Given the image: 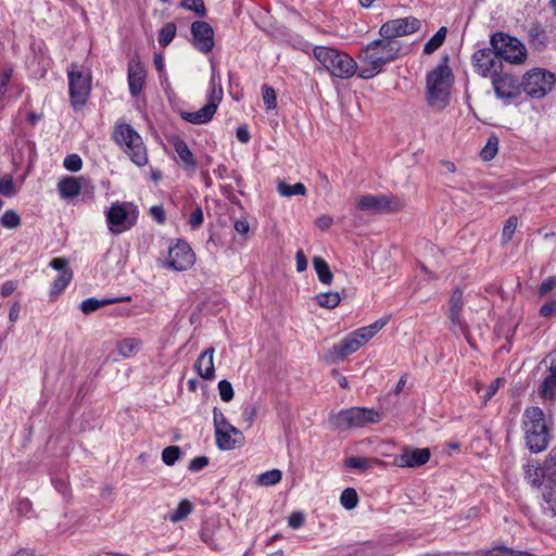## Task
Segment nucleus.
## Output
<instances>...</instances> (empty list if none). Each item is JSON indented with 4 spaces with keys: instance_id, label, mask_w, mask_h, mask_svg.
<instances>
[{
    "instance_id": "obj_16",
    "label": "nucleus",
    "mask_w": 556,
    "mask_h": 556,
    "mask_svg": "<svg viewBox=\"0 0 556 556\" xmlns=\"http://www.w3.org/2000/svg\"><path fill=\"white\" fill-rule=\"evenodd\" d=\"M105 215L109 228L114 233L129 230L137 220V216L135 214H130L126 210V205L118 202L113 203L106 211Z\"/></svg>"
},
{
    "instance_id": "obj_25",
    "label": "nucleus",
    "mask_w": 556,
    "mask_h": 556,
    "mask_svg": "<svg viewBox=\"0 0 556 556\" xmlns=\"http://www.w3.org/2000/svg\"><path fill=\"white\" fill-rule=\"evenodd\" d=\"M121 301H130V296L125 298H112V299H102L98 300L96 298H88L80 303V309L84 314L89 315L101 307H104L110 304H114Z\"/></svg>"
},
{
    "instance_id": "obj_58",
    "label": "nucleus",
    "mask_w": 556,
    "mask_h": 556,
    "mask_svg": "<svg viewBox=\"0 0 556 556\" xmlns=\"http://www.w3.org/2000/svg\"><path fill=\"white\" fill-rule=\"evenodd\" d=\"M502 381L503 380L501 378H497L488 386L485 393L482 395L484 403L490 401L495 395Z\"/></svg>"
},
{
    "instance_id": "obj_17",
    "label": "nucleus",
    "mask_w": 556,
    "mask_h": 556,
    "mask_svg": "<svg viewBox=\"0 0 556 556\" xmlns=\"http://www.w3.org/2000/svg\"><path fill=\"white\" fill-rule=\"evenodd\" d=\"M493 90L498 99L510 100L520 94L521 83L511 74L501 72L492 75Z\"/></svg>"
},
{
    "instance_id": "obj_14",
    "label": "nucleus",
    "mask_w": 556,
    "mask_h": 556,
    "mask_svg": "<svg viewBox=\"0 0 556 556\" xmlns=\"http://www.w3.org/2000/svg\"><path fill=\"white\" fill-rule=\"evenodd\" d=\"M471 63L475 71L482 77H492L494 73L502 71V61L492 46L478 49L471 55Z\"/></svg>"
},
{
    "instance_id": "obj_15",
    "label": "nucleus",
    "mask_w": 556,
    "mask_h": 556,
    "mask_svg": "<svg viewBox=\"0 0 556 556\" xmlns=\"http://www.w3.org/2000/svg\"><path fill=\"white\" fill-rule=\"evenodd\" d=\"M195 255L190 245L185 240H177L176 244L169 247L166 267L184 271L194 264Z\"/></svg>"
},
{
    "instance_id": "obj_2",
    "label": "nucleus",
    "mask_w": 556,
    "mask_h": 556,
    "mask_svg": "<svg viewBox=\"0 0 556 556\" xmlns=\"http://www.w3.org/2000/svg\"><path fill=\"white\" fill-rule=\"evenodd\" d=\"M522 430L528 448L532 453L544 451L549 441L545 415L538 406L527 407L522 414Z\"/></svg>"
},
{
    "instance_id": "obj_41",
    "label": "nucleus",
    "mask_w": 556,
    "mask_h": 556,
    "mask_svg": "<svg viewBox=\"0 0 556 556\" xmlns=\"http://www.w3.org/2000/svg\"><path fill=\"white\" fill-rule=\"evenodd\" d=\"M282 479V472L279 469H271L261 473L257 477V482L261 485L270 486L279 483Z\"/></svg>"
},
{
    "instance_id": "obj_10",
    "label": "nucleus",
    "mask_w": 556,
    "mask_h": 556,
    "mask_svg": "<svg viewBox=\"0 0 556 556\" xmlns=\"http://www.w3.org/2000/svg\"><path fill=\"white\" fill-rule=\"evenodd\" d=\"M71 102L74 106L84 105L91 90V75L77 63H72L67 70Z\"/></svg>"
},
{
    "instance_id": "obj_19",
    "label": "nucleus",
    "mask_w": 556,
    "mask_h": 556,
    "mask_svg": "<svg viewBox=\"0 0 556 556\" xmlns=\"http://www.w3.org/2000/svg\"><path fill=\"white\" fill-rule=\"evenodd\" d=\"M430 450L405 447L402 453L394 457V465L397 467L416 468L425 465L430 459Z\"/></svg>"
},
{
    "instance_id": "obj_62",
    "label": "nucleus",
    "mask_w": 556,
    "mask_h": 556,
    "mask_svg": "<svg viewBox=\"0 0 556 556\" xmlns=\"http://www.w3.org/2000/svg\"><path fill=\"white\" fill-rule=\"evenodd\" d=\"M50 266L60 271V273H63V270H72L70 267H68V262L66 258L64 257H55L53 258L51 262H50Z\"/></svg>"
},
{
    "instance_id": "obj_9",
    "label": "nucleus",
    "mask_w": 556,
    "mask_h": 556,
    "mask_svg": "<svg viewBox=\"0 0 556 556\" xmlns=\"http://www.w3.org/2000/svg\"><path fill=\"white\" fill-rule=\"evenodd\" d=\"M490 45L496 51L498 59L511 64H520L526 60L527 50L517 38L504 33L491 36Z\"/></svg>"
},
{
    "instance_id": "obj_18",
    "label": "nucleus",
    "mask_w": 556,
    "mask_h": 556,
    "mask_svg": "<svg viewBox=\"0 0 556 556\" xmlns=\"http://www.w3.org/2000/svg\"><path fill=\"white\" fill-rule=\"evenodd\" d=\"M193 47L204 53H210L214 48V30L212 26L204 21H195L190 27Z\"/></svg>"
},
{
    "instance_id": "obj_57",
    "label": "nucleus",
    "mask_w": 556,
    "mask_h": 556,
    "mask_svg": "<svg viewBox=\"0 0 556 556\" xmlns=\"http://www.w3.org/2000/svg\"><path fill=\"white\" fill-rule=\"evenodd\" d=\"M556 287V277L555 276H551L548 278H546L541 285H540V288H539V295L540 296H543L545 294H547L548 292H551L554 288Z\"/></svg>"
},
{
    "instance_id": "obj_52",
    "label": "nucleus",
    "mask_w": 556,
    "mask_h": 556,
    "mask_svg": "<svg viewBox=\"0 0 556 556\" xmlns=\"http://www.w3.org/2000/svg\"><path fill=\"white\" fill-rule=\"evenodd\" d=\"M204 222L203 211L200 206H197L195 210L190 214L189 225L192 229H198Z\"/></svg>"
},
{
    "instance_id": "obj_56",
    "label": "nucleus",
    "mask_w": 556,
    "mask_h": 556,
    "mask_svg": "<svg viewBox=\"0 0 556 556\" xmlns=\"http://www.w3.org/2000/svg\"><path fill=\"white\" fill-rule=\"evenodd\" d=\"M13 70L7 68L0 76V100H2L3 96L7 92L9 81L12 77Z\"/></svg>"
},
{
    "instance_id": "obj_38",
    "label": "nucleus",
    "mask_w": 556,
    "mask_h": 556,
    "mask_svg": "<svg viewBox=\"0 0 556 556\" xmlns=\"http://www.w3.org/2000/svg\"><path fill=\"white\" fill-rule=\"evenodd\" d=\"M176 25L173 22L166 23L159 31V45L167 47L176 36Z\"/></svg>"
},
{
    "instance_id": "obj_30",
    "label": "nucleus",
    "mask_w": 556,
    "mask_h": 556,
    "mask_svg": "<svg viewBox=\"0 0 556 556\" xmlns=\"http://www.w3.org/2000/svg\"><path fill=\"white\" fill-rule=\"evenodd\" d=\"M543 475L548 484L556 485V451L552 450L542 466Z\"/></svg>"
},
{
    "instance_id": "obj_32",
    "label": "nucleus",
    "mask_w": 556,
    "mask_h": 556,
    "mask_svg": "<svg viewBox=\"0 0 556 556\" xmlns=\"http://www.w3.org/2000/svg\"><path fill=\"white\" fill-rule=\"evenodd\" d=\"M542 478H545L543 475L542 466H535L531 464H527L525 466V479L532 486H541Z\"/></svg>"
},
{
    "instance_id": "obj_55",
    "label": "nucleus",
    "mask_w": 556,
    "mask_h": 556,
    "mask_svg": "<svg viewBox=\"0 0 556 556\" xmlns=\"http://www.w3.org/2000/svg\"><path fill=\"white\" fill-rule=\"evenodd\" d=\"M305 517L301 511H293L288 518V525L292 529H299L304 525Z\"/></svg>"
},
{
    "instance_id": "obj_49",
    "label": "nucleus",
    "mask_w": 556,
    "mask_h": 556,
    "mask_svg": "<svg viewBox=\"0 0 556 556\" xmlns=\"http://www.w3.org/2000/svg\"><path fill=\"white\" fill-rule=\"evenodd\" d=\"M0 193L8 198L15 194L14 181L10 175L0 178Z\"/></svg>"
},
{
    "instance_id": "obj_5",
    "label": "nucleus",
    "mask_w": 556,
    "mask_h": 556,
    "mask_svg": "<svg viewBox=\"0 0 556 556\" xmlns=\"http://www.w3.org/2000/svg\"><path fill=\"white\" fill-rule=\"evenodd\" d=\"M313 54L331 76L348 79L356 73L357 63L343 51L331 47L317 46L314 48Z\"/></svg>"
},
{
    "instance_id": "obj_59",
    "label": "nucleus",
    "mask_w": 556,
    "mask_h": 556,
    "mask_svg": "<svg viewBox=\"0 0 556 556\" xmlns=\"http://www.w3.org/2000/svg\"><path fill=\"white\" fill-rule=\"evenodd\" d=\"M539 313L542 317H551L556 315V300H552L543 304Z\"/></svg>"
},
{
    "instance_id": "obj_29",
    "label": "nucleus",
    "mask_w": 556,
    "mask_h": 556,
    "mask_svg": "<svg viewBox=\"0 0 556 556\" xmlns=\"http://www.w3.org/2000/svg\"><path fill=\"white\" fill-rule=\"evenodd\" d=\"M313 265L319 281L324 285H330L332 282L333 275L328 263L324 258L315 256L313 260Z\"/></svg>"
},
{
    "instance_id": "obj_20",
    "label": "nucleus",
    "mask_w": 556,
    "mask_h": 556,
    "mask_svg": "<svg viewBox=\"0 0 556 556\" xmlns=\"http://www.w3.org/2000/svg\"><path fill=\"white\" fill-rule=\"evenodd\" d=\"M540 507L545 520L556 522V485L548 483L543 485Z\"/></svg>"
},
{
    "instance_id": "obj_1",
    "label": "nucleus",
    "mask_w": 556,
    "mask_h": 556,
    "mask_svg": "<svg viewBox=\"0 0 556 556\" xmlns=\"http://www.w3.org/2000/svg\"><path fill=\"white\" fill-rule=\"evenodd\" d=\"M401 50L402 42L400 40L381 37L370 41L359 53V60L365 66L361 68L358 76L364 79L375 77L383 70L384 65L399 58Z\"/></svg>"
},
{
    "instance_id": "obj_27",
    "label": "nucleus",
    "mask_w": 556,
    "mask_h": 556,
    "mask_svg": "<svg viewBox=\"0 0 556 556\" xmlns=\"http://www.w3.org/2000/svg\"><path fill=\"white\" fill-rule=\"evenodd\" d=\"M216 445L222 451L233 450L237 445L242 444L243 439H239L237 435H233L232 431H222L215 434Z\"/></svg>"
},
{
    "instance_id": "obj_26",
    "label": "nucleus",
    "mask_w": 556,
    "mask_h": 556,
    "mask_svg": "<svg viewBox=\"0 0 556 556\" xmlns=\"http://www.w3.org/2000/svg\"><path fill=\"white\" fill-rule=\"evenodd\" d=\"M213 424L215 428V434L226 430L232 431L233 435H237L239 439H243L242 432L238 428L229 424L226 416L217 407H214L213 409Z\"/></svg>"
},
{
    "instance_id": "obj_11",
    "label": "nucleus",
    "mask_w": 556,
    "mask_h": 556,
    "mask_svg": "<svg viewBox=\"0 0 556 556\" xmlns=\"http://www.w3.org/2000/svg\"><path fill=\"white\" fill-rule=\"evenodd\" d=\"M555 81L556 79L552 72L534 68L525 74L521 87L529 97L541 99L553 89Z\"/></svg>"
},
{
    "instance_id": "obj_51",
    "label": "nucleus",
    "mask_w": 556,
    "mask_h": 556,
    "mask_svg": "<svg viewBox=\"0 0 556 556\" xmlns=\"http://www.w3.org/2000/svg\"><path fill=\"white\" fill-rule=\"evenodd\" d=\"M63 165L67 170L78 172L83 166V161L78 154H70L64 159Z\"/></svg>"
},
{
    "instance_id": "obj_60",
    "label": "nucleus",
    "mask_w": 556,
    "mask_h": 556,
    "mask_svg": "<svg viewBox=\"0 0 556 556\" xmlns=\"http://www.w3.org/2000/svg\"><path fill=\"white\" fill-rule=\"evenodd\" d=\"M31 507V502L28 498H21L16 502V511L20 516H26Z\"/></svg>"
},
{
    "instance_id": "obj_7",
    "label": "nucleus",
    "mask_w": 556,
    "mask_h": 556,
    "mask_svg": "<svg viewBox=\"0 0 556 556\" xmlns=\"http://www.w3.org/2000/svg\"><path fill=\"white\" fill-rule=\"evenodd\" d=\"M452 70L446 64H439L427 75L428 101L432 106L444 108L450 100V79Z\"/></svg>"
},
{
    "instance_id": "obj_34",
    "label": "nucleus",
    "mask_w": 556,
    "mask_h": 556,
    "mask_svg": "<svg viewBox=\"0 0 556 556\" xmlns=\"http://www.w3.org/2000/svg\"><path fill=\"white\" fill-rule=\"evenodd\" d=\"M277 191L282 197L305 195L306 187L302 182L289 185L285 181H280L277 186Z\"/></svg>"
},
{
    "instance_id": "obj_46",
    "label": "nucleus",
    "mask_w": 556,
    "mask_h": 556,
    "mask_svg": "<svg viewBox=\"0 0 556 556\" xmlns=\"http://www.w3.org/2000/svg\"><path fill=\"white\" fill-rule=\"evenodd\" d=\"M0 223L3 227L12 229V228H16L17 226H20L21 218L15 211L8 210L1 216Z\"/></svg>"
},
{
    "instance_id": "obj_47",
    "label": "nucleus",
    "mask_w": 556,
    "mask_h": 556,
    "mask_svg": "<svg viewBox=\"0 0 556 556\" xmlns=\"http://www.w3.org/2000/svg\"><path fill=\"white\" fill-rule=\"evenodd\" d=\"M181 7L194 12L199 16H205L206 9L203 0H181Z\"/></svg>"
},
{
    "instance_id": "obj_23",
    "label": "nucleus",
    "mask_w": 556,
    "mask_h": 556,
    "mask_svg": "<svg viewBox=\"0 0 556 556\" xmlns=\"http://www.w3.org/2000/svg\"><path fill=\"white\" fill-rule=\"evenodd\" d=\"M84 181L83 177H65L61 179L58 184L61 198L72 199L77 197L81 191Z\"/></svg>"
},
{
    "instance_id": "obj_37",
    "label": "nucleus",
    "mask_w": 556,
    "mask_h": 556,
    "mask_svg": "<svg viewBox=\"0 0 556 556\" xmlns=\"http://www.w3.org/2000/svg\"><path fill=\"white\" fill-rule=\"evenodd\" d=\"M498 151V138L496 135L492 134L488 140L485 146L482 148L480 152V156L483 161H491L495 157Z\"/></svg>"
},
{
    "instance_id": "obj_48",
    "label": "nucleus",
    "mask_w": 556,
    "mask_h": 556,
    "mask_svg": "<svg viewBox=\"0 0 556 556\" xmlns=\"http://www.w3.org/2000/svg\"><path fill=\"white\" fill-rule=\"evenodd\" d=\"M218 392L224 402H230L235 395L233 388L228 380H220L218 382Z\"/></svg>"
},
{
    "instance_id": "obj_36",
    "label": "nucleus",
    "mask_w": 556,
    "mask_h": 556,
    "mask_svg": "<svg viewBox=\"0 0 556 556\" xmlns=\"http://www.w3.org/2000/svg\"><path fill=\"white\" fill-rule=\"evenodd\" d=\"M193 510V505L189 500H182L179 502L177 508L169 514L168 519L172 522H178L186 519Z\"/></svg>"
},
{
    "instance_id": "obj_24",
    "label": "nucleus",
    "mask_w": 556,
    "mask_h": 556,
    "mask_svg": "<svg viewBox=\"0 0 556 556\" xmlns=\"http://www.w3.org/2000/svg\"><path fill=\"white\" fill-rule=\"evenodd\" d=\"M539 395L545 403L556 402V374L548 369V374L538 388Z\"/></svg>"
},
{
    "instance_id": "obj_50",
    "label": "nucleus",
    "mask_w": 556,
    "mask_h": 556,
    "mask_svg": "<svg viewBox=\"0 0 556 556\" xmlns=\"http://www.w3.org/2000/svg\"><path fill=\"white\" fill-rule=\"evenodd\" d=\"M450 312H462L463 309V291L459 288L453 290L450 300Z\"/></svg>"
},
{
    "instance_id": "obj_44",
    "label": "nucleus",
    "mask_w": 556,
    "mask_h": 556,
    "mask_svg": "<svg viewBox=\"0 0 556 556\" xmlns=\"http://www.w3.org/2000/svg\"><path fill=\"white\" fill-rule=\"evenodd\" d=\"M372 460L366 457H349L345 459V466L351 469L365 471L371 467Z\"/></svg>"
},
{
    "instance_id": "obj_21",
    "label": "nucleus",
    "mask_w": 556,
    "mask_h": 556,
    "mask_svg": "<svg viewBox=\"0 0 556 556\" xmlns=\"http://www.w3.org/2000/svg\"><path fill=\"white\" fill-rule=\"evenodd\" d=\"M127 79L130 94L132 97H138L143 89L146 80V70L139 61L132 59L128 63Z\"/></svg>"
},
{
    "instance_id": "obj_6",
    "label": "nucleus",
    "mask_w": 556,
    "mask_h": 556,
    "mask_svg": "<svg viewBox=\"0 0 556 556\" xmlns=\"http://www.w3.org/2000/svg\"><path fill=\"white\" fill-rule=\"evenodd\" d=\"M383 414L375 408L351 407L339 413H330L329 422L339 431L362 428L382 420Z\"/></svg>"
},
{
    "instance_id": "obj_61",
    "label": "nucleus",
    "mask_w": 556,
    "mask_h": 556,
    "mask_svg": "<svg viewBox=\"0 0 556 556\" xmlns=\"http://www.w3.org/2000/svg\"><path fill=\"white\" fill-rule=\"evenodd\" d=\"M509 547L505 545H496L484 552V556H508Z\"/></svg>"
},
{
    "instance_id": "obj_64",
    "label": "nucleus",
    "mask_w": 556,
    "mask_h": 556,
    "mask_svg": "<svg viewBox=\"0 0 556 556\" xmlns=\"http://www.w3.org/2000/svg\"><path fill=\"white\" fill-rule=\"evenodd\" d=\"M295 261H296V270L298 271H304L307 268V260L302 250H299L295 254Z\"/></svg>"
},
{
    "instance_id": "obj_4",
    "label": "nucleus",
    "mask_w": 556,
    "mask_h": 556,
    "mask_svg": "<svg viewBox=\"0 0 556 556\" xmlns=\"http://www.w3.org/2000/svg\"><path fill=\"white\" fill-rule=\"evenodd\" d=\"M388 323L387 318L379 319L369 326L362 327L340 340L328 352L331 362L343 361L348 355L356 352L367 341H369Z\"/></svg>"
},
{
    "instance_id": "obj_40",
    "label": "nucleus",
    "mask_w": 556,
    "mask_h": 556,
    "mask_svg": "<svg viewBox=\"0 0 556 556\" xmlns=\"http://www.w3.org/2000/svg\"><path fill=\"white\" fill-rule=\"evenodd\" d=\"M340 503L348 510L355 508L358 504V495L355 489H344L340 496Z\"/></svg>"
},
{
    "instance_id": "obj_54",
    "label": "nucleus",
    "mask_w": 556,
    "mask_h": 556,
    "mask_svg": "<svg viewBox=\"0 0 556 556\" xmlns=\"http://www.w3.org/2000/svg\"><path fill=\"white\" fill-rule=\"evenodd\" d=\"M208 465V457L206 456H198L191 459L188 465V469L192 472H198L205 468Z\"/></svg>"
},
{
    "instance_id": "obj_43",
    "label": "nucleus",
    "mask_w": 556,
    "mask_h": 556,
    "mask_svg": "<svg viewBox=\"0 0 556 556\" xmlns=\"http://www.w3.org/2000/svg\"><path fill=\"white\" fill-rule=\"evenodd\" d=\"M262 98L267 110H274L277 106L276 91L268 85L262 86Z\"/></svg>"
},
{
    "instance_id": "obj_28",
    "label": "nucleus",
    "mask_w": 556,
    "mask_h": 556,
    "mask_svg": "<svg viewBox=\"0 0 556 556\" xmlns=\"http://www.w3.org/2000/svg\"><path fill=\"white\" fill-rule=\"evenodd\" d=\"M174 148H175V151L178 154L179 159L181 160V162H184L186 167L194 168L197 166L195 157H194L193 153L191 152V150L189 149L188 144L184 140L177 139L174 142Z\"/></svg>"
},
{
    "instance_id": "obj_45",
    "label": "nucleus",
    "mask_w": 556,
    "mask_h": 556,
    "mask_svg": "<svg viewBox=\"0 0 556 556\" xmlns=\"http://www.w3.org/2000/svg\"><path fill=\"white\" fill-rule=\"evenodd\" d=\"M518 225V218L510 216L504 224L502 230V242L507 243L511 240Z\"/></svg>"
},
{
    "instance_id": "obj_3",
    "label": "nucleus",
    "mask_w": 556,
    "mask_h": 556,
    "mask_svg": "<svg viewBox=\"0 0 556 556\" xmlns=\"http://www.w3.org/2000/svg\"><path fill=\"white\" fill-rule=\"evenodd\" d=\"M112 137L115 143L122 148L134 164L139 167L148 164L149 157L147 148L141 136L131 125L124 122L116 123Z\"/></svg>"
},
{
    "instance_id": "obj_13",
    "label": "nucleus",
    "mask_w": 556,
    "mask_h": 556,
    "mask_svg": "<svg viewBox=\"0 0 556 556\" xmlns=\"http://www.w3.org/2000/svg\"><path fill=\"white\" fill-rule=\"evenodd\" d=\"M420 27L421 22L414 16L395 18L383 23L380 26L379 35L390 40H399V37L412 35Z\"/></svg>"
},
{
    "instance_id": "obj_39",
    "label": "nucleus",
    "mask_w": 556,
    "mask_h": 556,
    "mask_svg": "<svg viewBox=\"0 0 556 556\" xmlns=\"http://www.w3.org/2000/svg\"><path fill=\"white\" fill-rule=\"evenodd\" d=\"M341 298L338 292H326L316 295V302L325 308H334L340 304Z\"/></svg>"
},
{
    "instance_id": "obj_22",
    "label": "nucleus",
    "mask_w": 556,
    "mask_h": 556,
    "mask_svg": "<svg viewBox=\"0 0 556 556\" xmlns=\"http://www.w3.org/2000/svg\"><path fill=\"white\" fill-rule=\"evenodd\" d=\"M214 352L215 349L213 346L207 348L194 363L195 371L204 380H213L215 378Z\"/></svg>"
},
{
    "instance_id": "obj_12",
    "label": "nucleus",
    "mask_w": 556,
    "mask_h": 556,
    "mask_svg": "<svg viewBox=\"0 0 556 556\" xmlns=\"http://www.w3.org/2000/svg\"><path fill=\"white\" fill-rule=\"evenodd\" d=\"M404 206L403 201L387 194H365L356 199V207L361 211L397 212Z\"/></svg>"
},
{
    "instance_id": "obj_63",
    "label": "nucleus",
    "mask_w": 556,
    "mask_h": 556,
    "mask_svg": "<svg viewBox=\"0 0 556 556\" xmlns=\"http://www.w3.org/2000/svg\"><path fill=\"white\" fill-rule=\"evenodd\" d=\"M150 214L159 224L165 223V211L162 205H153L150 208Z\"/></svg>"
},
{
    "instance_id": "obj_31",
    "label": "nucleus",
    "mask_w": 556,
    "mask_h": 556,
    "mask_svg": "<svg viewBox=\"0 0 556 556\" xmlns=\"http://www.w3.org/2000/svg\"><path fill=\"white\" fill-rule=\"evenodd\" d=\"M72 278H73L72 270H63V273H60L51 285V290H50L51 296H58L59 294H61L65 290V288L68 286Z\"/></svg>"
},
{
    "instance_id": "obj_33",
    "label": "nucleus",
    "mask_w": 556,
    "mask_h": 556,
    "mask_svg": "<svg viewBox=\"0 0 556 556\" xmlns=\"http://www.w3.org/2000/svg\"><path fill=\"white\" fill-rule=\"evenodd\" d=\"M446 33V27H440L438 31L425 43L424 53L432 54L437 49H439L445 40Z\"/></svg>"
},
{
    "instance_id": "obj_53",
    "label": "nucleus",
    "mask_w": 556,
    "mask_h": 556,
    "mask_svg": "<svg viewBox=\"0 0 556 556\" xmlns=\"http://www.w3.org/2000/svg\"><path fill=\"white\" fill-rule=\"evenodd\" d=\"M450 319L452 323V330L454 332H457V330L463 331V332L465 331L466 325L460 316V312H456V311L450 312Z\"/></svg>"
},
{
    "instance_id": "obj_8",
    "label": "nucleus",
    "mask_w": 556,
    "mask_h": 556,
    "mask_svg": "<svg viewBox=\"0 0 556 556\" xmlns=\"http://www.w3.org/2000/svg\"><path fill=\"white\" fill-rule=\"evenodd\" d=\"M210 86L211 91L208 94V102L197 112H182L181 117L184 121L191 124L201 125L210 122L213 118L224 94L220 84V76L218 73H216L214 65L212 66Z\"/></svg>"
},
{
    "instance_id": "obj_42",
    "label": "nucleus",
    "mask_w": 556,
    "mask_h": 556,
    "mask_svg": "<svg viewBox=\"0 0 556 556\" xmlns=\"http://www.w3.org/2000/svg\"><path fill=\"white\" fill-rule=\"evenodd\" d=\"M180 447L177 445H170L163 450L162 460L167 466H173L180 457Z\"/></svg>"
},
{
    "instance_id": "obj_35",
    "label": "nucleus",
    "mask_w": 556,
    "mask_h": 556,
    "mask_svg": "<svg viewBox=\"0 0 556 556\" xmlns=\"http://www.w3.org/2000/svg\"><path fill=\"white\" fill-rule=\"evenodd\" d=\"M140 346H141V341L139 339L128 338V339H124L123 341H121L118 343L117 349H118V353L123 357H130V356L135 355L140 350Z\"/></svg>"
}]
</instances>
